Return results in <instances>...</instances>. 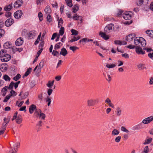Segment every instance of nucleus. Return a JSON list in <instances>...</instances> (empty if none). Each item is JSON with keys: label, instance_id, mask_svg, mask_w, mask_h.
<instances>
[{"label": "nucleus", "instance_id": "obj_1", "mask_svg": "<svg viewBox=\"0 0 153 153\" xmlns=\"http://www.w3.org/2000/svg\"><path fill=\"white\" fill-rule=\"evenodd\" d=\"M134 44L137 47H144L146 45L145 40L142 37H136L134 40Z\"/></svg>", "mask_w": 153, "mask_h": 153}, {"label": "nucleus", "instance_id": "obj_2", "mask_svg": "<svg viewBox=\"0 0 153 153\" xmlns=\"http://www.w3.org/2000/svg\"><path fill=\"white\" fill-rule=\"evenodd\" d=\"M10 148L8 153H17V148L20 146V143L17 142L14 143L13 142L10 143Z\"/></svg>", "mask_w": 153, "mask_h": 153}, {"label": "nucleus", "instance_id": "obj_3", "mask_svg": "<svg viewBox=\"0 0 153 153\" xmlns=\"http://www.w3.org/2000/svg\"><path fill=\"white\" fill-rule=\"evenodd\" d=\"M98 102V100L95 99H90L87 101V105L91 107L94 106Z\"/></svg>", "mask_w": 153, "mask_h": 153}, {"label": "nucleus", "instance_id": "obj_4", "mask_svg": "<svg viewBox=\"0 0 153 153\" xmlns=\"http://www.w3.org/2000/svg\"><path fill=\"white\" fill-rule=\"evenodd\" d=\"M133 14L132 12L127 11L124 13L122 15L123 18L126 20L130 19L132 17Z\"/></svg>", "mask_w": 153, "mask_h": 153}, {"label": "nucleus", "instance_id": "obj_5", "mask_svg": "<svg viewBox=\"0 0 153 153\" xmlns=\"http://www.w3.org/2000/svg\"><path fill=\"white\" fill-rule=\"evenodd\" d=\"M114 24H113L107 25L104 28V31L106 33H108L112 32L114 28Z\"/></svg>", "mask_w": 153, "mask_h": 153}, {"label": "nucleus", "instance_id": "obj_6", "mask_svg": "<svg viewBox=\"0 0 153 153\" xmlns=\"http://www.w3.org/2000/svg\"><path fill=\"white\" fill-rule=\"evenodd\" d=\"M153 120V117L152 116H150L143 119L142 121V124H147Z\"/></svg>", "mask_w": 153, "mask_h": 153}, {"label": "nucleus", "instance_id": "obj_7", "mask_svg": "<svg viewBox=\"0 0 153 153\" xmlns=\"http://www.w3.org/2000/svg\"><path fill=\"white\" fill-rule=\"evenodd\" d=\"M22 14L23 13L22 11L19 10L14 13V16L16 19H19L21 18Z\"/></svg>", "mask_w": 153, "mask_h": 153}, {"label": "nucleus", "instance_id": "obj_8", "mask_svg": "<svg viewBox=\"0 0 153 153\" xmlns=\"http://www.w3.org/2000/svg\"><path fill=\"white\" fill-rule=\"evenodd\" d=\"M10 55L9 54H6L1 58V60L2 62H7L10 59Z\"/></svg>", "mask_w": 153, "mask_h": 153}, {"label": "nucleus", "instance_id": "obj_9", "mask_svg": "<svg viewBox=\"0 0 153 153\" xmlns=\"http://www.w3.org/2000/svg\"><path fill=\"white\" fill-rule=\"evenodd\" d=\"M23 42L24 40L23 38L22 37H20L17 39L15 43L16 46H19L22 45Z\"/></svg>", "mask_w": 153, "mask_h": 153}, {"label": "nucleus", "instance_id": "obj_10", "mask_svg": "<svg viewBox=\"0 0 153 153\" xmlns=\"http://www.w3.org/2000/svg\"><path fill=\"white\" fill-rule=\"evenodd\" d=\"M143 127V125L142 123H140L133 126L131 129L133 131H138L142 128Z\"/></svg>", "mask_w": 153, "mask_h": 153}, {"label": "nucleus", "instance_id": "obj_11", "mask_svg": "<svg viewBox=\"0 0 153 153\" xmlns=\"http://www.w3.org/2000/svg\"><path fill=\"white\" fill-rule=\"evenodd\" d=\"M73 18L75 20H79L80 23H82V16L78 15L76 13L74 15Z\"/></svg>", "mask_w": 153, "mask_h": 153}, {"label": "nucleus", "instance_id": "obj_12", "mask_svg": "<svg viewBox=\"0 0 153 153\" xmlns=\"http://www.w3.org/2000/svg\"><path fill=\"white\" fill-rule=\"evenodd\" d=\"M14 23L13 20L11 18L7 19L5 22V25L7 27H9L11 26Z\"/></svg>", "mask_w": 153, "mask_h": 153}, {"label": "nucleus", "instance_id": "obj_13", "mask_svg": "<svg viewBox=\"0 0 153 153\" xmlns=\"http://www.w3.org/2000/svg\"><path fill=\"white\" fill-rule=\"evenodd\" d=\"M23 3V1L22 0H18L14 3V7L15 8H18L20 7Z\"/></svg>", "mask_w": 153, "mask_h": 153}, {"label": "nucleus", "instance_id": "obj_14", "mask_svg": "<svg viewBox=\"0 0 153 153\" xmlns=\"http://www.w3.org/2000/svg\"><path fill=\"white\" fill-rule=\"evenodd\" d=\"M141 47L137 46L136 47V51L138 54L143 55L145 53V52L143 51Z\"/></svg>", "mask_w": 153, "mask_h": 153}, {"label": "nucleus", "instance_id": "obj_15", "mask_svg": "<svg viewBox=\"0 0 153 153\" xmlns=\"http://www.w3.org/2000/svg\"><path fill=\"white\" fill-rule=\"evenodd\" d=\"M36 34V31L32 30L30 31L28 34V36L29 39H33L35 36Z\"/></svg>", "mask_w": 153, "mask_h": 153}, {"label": "nucleus", "instance_id": "obj_16", "mask_svg": "<svg viewBox=\"0 0 153 153\" xmlns=\"http://www.w3.org/2000/svg\"><path fill=\"white\" fill-rule=\"evenodd\" d=\"M7 68L8 65L6 64L3 63L0 66V70L1 71L4 72L7 71Z\"/></svg>", "mask_w": 153, "mask_h": 153}, {"label": "nucleus", "instance_id": "obj_17", "mask_svg": "<svg viewBox=\"0 0 153 153\" xmlns=\"http://www.w3.org/2000/svg\"><path fill=\"white\" fill-rule=\"evenodd\" d=\"M135 37V35L134 33L129 34L126 37V39L127 41H130L133 40V39Z\"/></svg>", "mask_w": 153, "mask_h": 153}, {"label": "nucleus", "instance_id": "obj_18", "mask_svg": "<svg viewBox=\"0 0 153 153\" xmlns=\"http://www.w3.org/2000/svg\"><path fill=\"white\" fill-rule=\"evenodd\" d=\"M99 35L105 40H107L109 39L108 36L106 35L105 33L100 31V32Z\"/></svg>", "mask_w": 153, "mask_h": 153}, {"label": "nucleus", "instance_id": "obj_19", "mask_svg": "<svg viewBox=\"0 0 153 153\" xmlns=\"http://www.w3.org/2000/svg\"><path fill=\"white\" fill-rule=\"evenodd\" d=\"M13 7V4L11 3L8 5H6L4 9V10L6 11H9Z\"/></svg>", "mask_w": 153, "mask_h": 153}, {"label": "nucleus", "instance_id": "obj_20", "mask_svg": "<svg viewBox=\"0 0 153 153\" xmlns=\"http://www.w3.org/2000/svg\"><path fill=\"white\" fill-rule=\"evenodd\" d=\"M68 53V52L66 49L63 48L61 49L59 55H61L63 56H65Z\"/></svg>", "mask_w": 153, "mask_h": 153}, {"label": "nucleus", "instance_id": "obj_21", "mask_svg": "<svg viewBox=\"0 0 153 153\" xmlns=\"http://www.w3.org/2000/svg\"><path fill=\"white\" fill-rule=\"evenodd\" d=\"M36 106L33 104L31 105L29 108V111L30 114H32L33 113L34 111L36 109Z\"/></svg>", "mask_w": 153, "mask_h": 153}, {"label": "nucleus", "instance_id": "obj_22", "mask_svg": "<svg viewBox=\"0 0 153 153\" xmlns=\"http://www.w3.org/2000/svg\"><path fill=\"white\" fill-rule=\"evenodd\" d=\"M122 113V110L121 108L119 107L117 108L116 111V114L117 116H120L121 115Z\"/></svg>", "mask_w": 153, "mask_h": 153}, {"label": "nucleus", "instance_id": "obj_23", "mask_svg": "<svg viewBox=\"0 0 153 153\" xmlns=\"http://www.w3.org/2000/svg\"><path fill=\"white\" fill-rule=\"evenodd\" d=\"M22 121V119L20 116L18 115L16 120V122L17 123L19 124L21 123Z\"/></svg>", "mask_w": 153, "mask_h": 153}, {"label": "nucleus", "instance_id": "obj_24", "mask_svg": "<svg viewBox=\"0 0 153 153\" xmlns=\"http://www.w3.org/2000/svg\"><path fill=\"white\" fill-rule=\"evenodd\" d=\"M123 43H123L122 42L119 40H116L114 41V43L116 45H126L127 44V43L126 42H123Z\"/></svg>", "mask_w": 153, "mask_h": 153}, {"label": "nucleus", "instance_id": "obj_25", "mask_svg": "<svg viewBox=\"0 0 153 153\" xmlns=\"http://www.w3.org/2000/svg\"><path fill=\"white\" fill-rule=\"evenodd\" d=\"M45 12L46 13H50L51 12V10L49 6H47L45 9Z\"/></svg>", "mask_w": 153, "mask_h": 153}, {"label": "nucleus", "instance_id": "obj_26", "mask_svg": "<svg viewBox=\"0 0 153 153\" xmlns=\"http://www.w3.org/2000/svg\"><path fill=\"white\" fill-rule=\"evenodd\" d=\"M120 133V131L116 129H114L112 131V134L113 136H116L118 135Z\"/></svg>", "mask_w": 153, "mask_h": 153}, {"label": "nucleus", "instance_id": "obj_27", "mask_svg": "<svg viewBox=\"0 0 153 153\" xmlns=\"http://www.w3.org/2000/svg\"><path fill=\"white\" fill-rule=\"evenodd\" d=\"M73 12L74 13H76L79 9V7L77 5H74L73 7Z\"/></svg>", "mask_w": 153, "mask_h": 153}, {"label": "nucleus", "instance_id": "obj_28", "mask_svg": "<svg viewBox=\"0 0 153 153\" xmlns=\"http://www.w3.org/2000/svg\"><path fill=\"white\" fill-rule=\"evenodd\" d=\"M8 88L7 86H6L3 88L1 90V92L3 94V96H4L6 93L7 89Z\"/></svg>", "mask_w": 153, "mask_h": 153}, {"label": "nucleus", "instance_id": "obj_29", "mask_svg": "<svg viewBox=\"0 0 153 153\" xmlns=\"http://www.w3.org/2000/svg\"><path fill=\"white\" fill-rule=\"evenodd\" d=\"M62 44L61 42H59L55 45L54 49L55 50H56L59 49L60 46L62 45Z\"/></svg>", "mask_w": 153, "mask_h": 153}, {"label": "nucleus", "instance_id": "obj_30", "mask_svg": "<svg viewBox=\"0 0 153 153\" xmlns=\"http://www.w3.org/2000/svg\"><path fill=\"white\" fill-rule=\"evenodd\" d=\"M54 80L52 81H49L48 84L47 85V86L48 88H51L53 86L54 84Z\"/></svg>", "mask_w": 153, "mask_h": 153}, {"label": "nucleus", "instance_id": "obj_31", "mask_svg": "<svg viewBox=\"0 0 153 153\" xmlns=\"http://www.w3.org/2000/svg\"><path fill=\"white\" fill-rule=\"evenodd\" d=\"M137 67L140 70H143L144 69H146V67H144V65L143 64H140L137 65Z\"/></svg>", "mask_w": 153, "mask_h": 153}, {"label": "nucleus", "instance_id": "obj_32", "mask_svg": "<svg viewBox=\"0 0 153 153\" xmlns=\"http://www.w3.org/2000/svg\"><path fill=\"white\" fill-rule=\"evenodd\" d=\"M152 138H149L148 139L146 140L144 143L145 145L147 144L150 143L152 141Z\"/></svg>", "mask_w": 153, "mask_h": 153}, {"label": "nucleus", "instance_id": "obj_33", "mask_svg": "<svg viewBox=\"0 0 153 153\" xmlns=\"http://www.w3.org/2000/svg\"><path fill=\"white\" fill-rule=\"evenodd\" d=\"M21 75L19 74H18L16 76L13 77V79L15 81H17L18 79H19L21 78Z\"/></svg>", "mask_w": 153, "mask_h": 153}, {"label": "nucleus", "instance_id": "obj_34", "mask_svg": "<svg viewBox=\"0 0 153 153\" xmlns=\"http://www.w3.org/2000/svg\"><path fill=\"white\" fill-rule=\"evenodd\" d=\"M63 23V20L62 18H60L58 20V27H59L61 26Z\"/></svg>", "mask_w": 153, "mask_h": 153}, {"label": "nucleus", "instance_id": "obj_35", "mask_svg": "<svg viewBox=\"0 0 153 153\" xmlns=\"http://www.w3.org/2000/svg\"><path fill=\"white\" fill-rule=\"evenodd\" d=\"M71 32L72 33V35H76L79 33L78 31L73 29L71 30Z\"/></svg>", "mask_w": 153, "mask_h": 153}, {"label": "nucleus", "instance_id": "obj_36", "mask_svg": "<svg viewBox=\"0 0 153 153\" xmlns=\"http://www.w3.org/2000/svg\"><path fill=\"white\" fill-rule=\"evenodd\" d=\"M45 101L48 102V105L49 106L51 104V99L48 97H47L45 99Z\"/></svg>", "mask_w": 153, "mask_h": 153}, {"label": "nucleus", "instance_id": "obj_37", "mask_svg": "<svg viewBox=\"0 0 153 153\" xmlns=\"http://www.w3.org/2000/svg\"><path fill=\"white\" fill-rule=\"evenodd\" d=\"M68 5L70 7H71L72 6V4L71 0H65Z\"/></svg>", "mask_w": 153, "mask_h": 153}, {"label": "nucleus", "instance_id": "obj_38", "mask_svg": "<svg viewBox=\"0 0 153 153\" xmlns=\"http://www.w3.org/2000/svg\"><path fill=\"white\" fill-rule=\"evenodd\" d=\"M146 33L149 35V36L150 37H152V35H153V32L152 30H147L146 31Z\"/></svg>", "mask_w": 153, "mask_h": 153}, {"label": "nucleus", "instance_id": "obj_39", "mask_svg": "<svg viewBox=\"0 0 153 153\" xmlns=\"http://www.w3.org/2000/svg\"><path fill=\"white\" fill-rule=\"evenodd\" d=\"M149 149L148 146L145 147L144 149V150L141 153H148L149 152Z\"/></svg>", "mask_w": 153, "mask_h": 153}, {"label": "nucleus", "instance_id": "obj_40", "mask_svg": "<svg viewBox=\"0 0 153 153\" xmlns=\"http://www.w3.org/2000/svg\"><path fill=\"white\" fill-rule=\"evenodd\" d=\"M3 79L6 81H10V78L7 75L5 74L3 76Z\"/></svg>", "mask_w": 153, "mask_h": 153}, {"label": "nucleus", "instance_id": "obj_41", "mask_svg": "<svg viewBox=\"0 0 153 153\" xmlns=\"http://www.w3.org/2000/svg\"><path fill=\"white\" fill-rule=\"evenodd\" d=\"M31 70V68H29L28 69L27 71L24 74L25 76H27L30 73Z\"/></svg>", "mask_w": 153, "mask_h": 153}, {"label": "nucleus", "instance_id": "obj_42", "mask_svg": "<svg viewBox=\"0 0 153 153\" xmlns=\"http://www.w3.org/2000/svg\"><path fill=\"white\" fill-rule=\"evenodd\" d=\"M116 65L114 64H111L109 65L108 64H107L106 65V67L109 68H114L116 66Z\"/></svg>", "mask_w": 153, "mask_h": 153}, {"label": "nucleus", "instance_id": "obj_43", "mask_svg": "<svg viewBox=\"0 0 153 153\" xmlns=\"http://www.w3.org/2000/svg\"><path fill=\"white\" fill-rule=\"evenodd\" d=\"M36 126H39V127L37 129V131H38L40 130V127L42 126V121H39L38 123H37Z\"/></svg>", "mask_w": 153, "mask_h": 153}, {"label": "nucleus", "instance_id": "obj_44", "mask_svg": "<svg viewBox=\"0 0 153 153\" xmlns=\"http://www.w3.org/2000/svg\"><path fill=\"white\" fill-rule=\"evenodd\" d=\"M6 54L7 53L4 52V50H1L0 52V57L1 58Z\"/></svg>", "mask_w": 153, "mask_h": 153}, {"label": "nucleus", "instance_id": "obj_45", "mask_svg": "<svg viewBox=\"0 0 153 153\" xmlns=\"http://www.w3.org/2000/svg\"><path fill=\"white\" fill-rule=\"evenodd\" d=\"M64 27H61L60 28V30L59 31V34L60 35L62 36L64 33Z\"/></svg>", "mask_w": 153, "mask_h": 153}, {"label": "nucleus", "instance_id": "obj_46", "mask_svg": "<svg viewBox=\"0 0 153 153\" xmlns=\"http://www.w3.org/2000/svg\"><path fill=\"white\" fill-rule=\"evenodd\" d=\"M10 97L11 96H13L14 97L16 96L17 95V93L13 90H11L10 92Z\"/></svg>", "mask_w": 153, "mask_h": 153}, {"label": "nucleus", "instance_id": "obj_47", "mask_svg": "<svg viewBox=\"0 0 153 153\" xmlns=\"http://www.w3.org/2000/svg\"><path fill=\"white\" fill-rule=\"evenodd\" d=\"M52 54L54 56H57L59 54V53L56 51L53 50Z\"/></svg>", "mask_w": 153, "mask_h": 153}, {"label": "nucleus", "instance_id": "obj_48", "mask_svg": "<svg viewBox=\"0 0 153 153\" xmlns=\"http://www.w3.org/2000/svg\"><path fill=\"white\" fill-rule=\"evenodd\" d=\"M113 20V19L112 18L109 17L108 16H106L104 18V20L105 21H111Z\"/></svg>", "mask_w": 153, "mask_h": 153}, {"label": "nucleus", "instance_id": "obj_49", "mask_svg": "<svg viewBox=\"0 0 153 153\" xmlns=\"http://www.w3.org/2000/svg\"><path fill=\"white\" fill-rule=\"evenodd\" d=\"M39 117L41 119L44 120L45 117V114L42 113H40V114L39 115Z\"/></svg>", "mask_w": 153, "mask_h": 153}, {"label": "nucleus", "instance_id": "obj_50", "mask_svg": "<svg viewBox=\"0 0 153 153\" xmlns=\"http://www.w3.org/2000/svg\"><path fill=\"white\" fill-rule=\"evenodd\" d=\"M10 95H9L5 97V99L3 100V102H7V101L10 99Z\"/></svg>", "mask_w": 153, "mask_h": 153}, {"label": "nucleus", "instance_id": "obj_51", "mask_svg": "<svg viewBox=\"0 0 153 153\" xmlns=\"http://www.w3.org/2000/svg\"><path fill=\"white\" fill-rule=\"evenodd\" d=\"M121 137L119 136L117 137L115 139V141L117 143H119Z\"/></svg>", "mask_w": 153, "mask_h": 153}, {"label": "nucleus", "instance_id": "obj_52", "mask_svg": "<svg viewBox=\"0 0 153 153\" xmlns=\"http://www.w3.org/2000/svg\"><path fill=\"white\" fill-rule=\"evenodd\" d=\"M47 19L49 22H51L52 21V19L50 15L48 14L47 17Z\"/></svg>", "mask_w": 153, "mask_h": 153}, {"label": "nucleus", "instance_id": "obj_53", "mask_svg": "<svg viewBox=\"0 0 153 153\" xmlns=\"http://www.w3.org/2000/svg\"><path fill=\"white\" fill-rule=\"evenodd\" d=\"M38 16L39 18V20L40 21L43 20L42 14L41 12H40L38 13Z\"/></svg>", "mask_w": 153, "mask_h": 153}, {"label": "nucleus", "instance_id": "obj_54", "mask_svg": "<svg viewBox=\"0 0 153 153\" xmlns=\"http://www.w3.org/2000/svg\"><path fill=\"white\" fill-rule=\"evenodd\" d=\"M144 3L142 0H138L137 2V4L138 6H140Z\"/></svg>", "mask_w": 153, "mask_h": 153}, {"label": "nucleus", "instance_id": "obj_55", "mask_svg": "<svg viewBox=\"0 0 153 153\" xmlns=\"http://www.w3.org/2000/svg\"><path fill=\"white\" fill-rule=\"evenodd\" d=\"M14 83L13 82H12L10 84L9 87H8V88L10 89H12L13 88V87L14 86Z\"/></svg>", "mask_w": 153, "mask_h": 153}, {"label": "nucleus", "instance_id": "obj_56", "mask_svg": "<svg viewBox=\"0 0 153 153\" xmlns=\"http://www.w3.org/2000/svg\"><path fill=\"white\" fill-rule=\"evenodd\" d=\"M10 45L9 42H6L4 44V48L7 49L9 48V46Z\"/></svg>", "mask_w": 153, "mask_h": 153}, {"label": "nucleus", "instance_id": "obj_57", "mask_svg": "<svg viewBox=\"0 0 153 153\" xmlns=\"http://www.w3.org/2000/svg\"><path fill=\"white\" fill-rule=\"evenodd\" d=\"M28 93L27 92H25L24 94L22 97V99L26 98L28 96Z\"/></svg>", "mask_w": 153, "mask_h": 153}, {"label": "nucleus", "instance_id": "obj_58", "mask_svg": "<svg viewBox=\"0 0 153 153\" xmlns=\"http://www.w3.org/2000/svg\"><path fill=\"white\" fill-rule=\"evenodd\" d=\"M4 33V30L2 29H0V38L3 35Z\"/></svg>", "mask_w": 153, "mask_h": 153}, {"label": "nucleus", "instance_id": "obj_59", "mask_svg": "<svg viewBox=\"0 0 153 153\" xmlns=\"http://www.w3.org/2000/svg\"><path fill=\"white\" fill-rule=\"evenodd\" d=\"M78 48V47L76 46H71L70 47V49L73 51H74Z\"/></svg>", "mask_w": 153, "mask_h": 153}, {"label": "nucleus", "instance_id": "obj_60", "mask_svg": "<svg viewBox=\"0 0 153 153\" xmlns=\"http://www.w3.org/2000/svg\"><path fill=\"white\" fill-rule=\"evenodd\" d=\"M5 15L7 18H10L11 16V13L10 12H7L5 14Z\"/></svg>", "mask_w": 153, "mask_h": 153}, {"label": "nucleus", "instance_id": "obj_61", "mask_svg": "<svg viewBox=\"0 0 153 153\" xmlns=\"http://www.w3.org/2000/svg\"><path fill=\"white\" fill-rule=\"evenodd\" d=\"M35 113L38 115H39L41 112V110L40 109H36Z\"/></svg>", "mask_w": 153, "mask_h": 153}, {"label": "nucleus", "instance_id": "obj_62", "mask_svg": "<svg viewBox=\"0 0 153 153\" xmlns=\"http://www.w3.org/2000/svg\"><path fill=\"white\" fill-rule=\"evenodd\" d=\"M122 57H124L125 58H129L128 55L126 53L122 54Z\"/></svg>", "mask_w": 153, "mask_h": 153}, {"label": "nucleus", "instance_id": "obj_63", "mask_svg": "<svg viewBox=\"0 0 153 153\" xmlns=\"http://www.w3.org/2000/svg\"><path fill=\"white\" fill-rule=\"evenodd\" d=\"M43 66V62H41L39 64L38 69H40Z\"/></svg>", "mask_w": 153, "mask_h": 153}, {"label": "nucleus", "instance_id": "obj_64", "mask_svg": "<svg viewBox=\"0 0 153 153\" xmlns=\"http://www.w3.org/2000/svg\"><path fill=\"white\" fill-rule=\"evenodd\" d=\"M20 81H19L16 82L15 84L14 83V85L15 89L16 88L18 87L19 84L20 83Z\"/></svg>", "mask_w": 153, "mask_h": 153}]
</instances>
